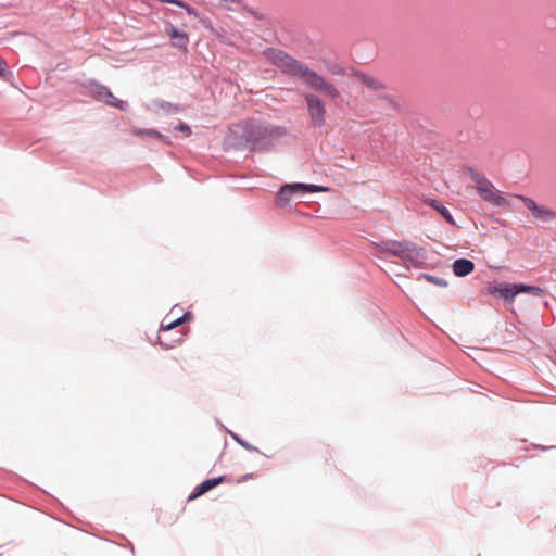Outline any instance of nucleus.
Listing matches in <instances>:
<instances>
[{"label":"nucleus","instance_id":"nucleus-1","mask_svg":"<svg viewBox=\"0 0 556 556\" xmlns=\"http://www.w3.org/2000/svg\"><path fill=\"white\" fill-rule=\"evenodd\" d=\"M264 55L271 64L279 67L282 73L301 79L313 90L319 91L332 100L340 97V91L333 84L283 51L270 48L264 51Z\"/></svg>","mask_w":556,"mask_h":556},{"label":"nucleus","instance_id":"nucleus-2","mask_svg":"<svg viewBox=\"0 0 556 556\" xmlns=\"http://www.w3.org/2000/svg\"><path fill=\"white\" fill-rule=\"evenodd\" d=\"M242 137L248 143L253 146L261 144L270 139L279 138L285 135V129L275 127L267 123L245 122L242 126Z\"/></svg>","mask_w":556,"mask_h":556},{"label":"nucleus","instance_id":"nucleus-3","mask_svg":"<svg viewBox=\"0 0 556 556\" xmlns=\"http://www.w3.org/2000/svg\"><path fill=\"white\" fill-rule=\"evenodd\" d=\"M470 177L476 182V189L484 201L495 206L509 205V202L494 188L489 179L475 172L470 173Z\"/></svg>","mask_w":556,"mask_h":556},{"label":"nucleus","instance_id":"nucleus-4","mask_svg":"<svg viewBox=\"0 0 556 556\" xmlns=\"http://www.w3.org/2000/svg\"><path fill=\"white\" fill-rule=\"evenodd\" d=\"M190 318V314L186 313L184 316L178 317L176 319L169 320L168 316L165 317L161 324L157 340L161 345H163L165 349H173L176 344H179L182 342L186 332L185 331H178V337L173 339L172 336H169V332L182 325L187 319Z\"/></svg>","mask_w":556,"mask_h":556},{"label":"nucleus","instance_id":"nucleus-5","mask_svg":"<svg viewBox=\"0 0 556 556\" xmlns=\"http://www.w3.org/2000/svg\"><path fill=\"white\" fill-rule=\"evenodd\" d=\"M309 123L314 127H323L326 124L327 110L324 101L315 93H305Z\"/></svg>","mask_w":556,"mask_h":556},{"label":"nucleus","instance_id":"nucleus-6","mask_svg":"<svg viewBox=\"0 0 556 556\" xmlns=\"http://www.w3.org/2000/svg\"><path fill=\"white\" fill-rule=\"evenodd\" d=\"M328 191V188L317 186V185H306V184H291V185H285L277 197V203L279 205H287L292 195L295 193H305V192H326Z\"/></svg>","mask_w":556,"mask_h":556},{"label":"nucleus","instance_id":"nucleus-7","mask_svg":"<svg viewBox=\"0 0 556 556\" xmlns=\"http://www.w3.org/2000/svg\"><path fill=\"white\" fill-rule=\"evenodd\" d=\"M91 94L96 100L102 101L105 104L116 108L121 111H127L128 109L127 102L116 98L105 86L96 85L91 90Z\"/></svg>","mask_w":556,"mask_h":556},{"label":"nucleus","instance_id":"nucleus-8","mask_svg":"<svg viewBox=\"0 0 556 556\" xmlns=\"http://www.w3.org/2000/svg\"><path fill=\"white\" fill-rule=\"evenodd\" d=\"M516 197L520 199L526 207L532 212L535 219L541 222H551L556 218V211L544 205H539L534 200L530 198L523 195Z\"/></svg>","mask_w":556,"mask_h":556},{"label":"nucleus","instance_id":"nucleus-9","mask_svg":"<svg viewBox=\"0 0 556 556\" xmlns=\"http://www.w3.org/2000/svg\"><path fill=\"white\" fill-rule=\"evenodd\" d=\"M167 36L172 39L173 46L182 50H187L189 37L187 33L179 30L176 26L169 24L165 29Z\"/></svg>","mask_w":556,"mask_h":556},{"label":"nucleus","instance_id":"nucleus-10","mask_svg":"<svg viewBox=\"0 0 556 556\" xmlns=\"http://www.w3.org/2000/svg\"><path fill=\"white\" fill-rule=\"evenodd\" d=\"M392 254L400 256L404 260H413L415 256H418L419 253L414 244L404 242V243H393L392 248L389 250Z\"/></svg>","mask_w":556,"mask_h":556},{"label":"nucleus","instance_id":"nucleus-11","mask_svg":"<svg viewBox=\"0 0 556 556\" xmlns=\"http://www.w3.org/2000/svg\"><path fill=\"white\" fill-rule=\"evenodd\" d=\"M226 480L227 479L225 476H220L217 478L203 481L200 485L195 488L194 492L189 495L188 501L195 500L197 497L205 494L206 492H208L210 490H212L213 488L217 486L218 484Z\"/></svg>","mask_w":556,"mask_h":556},{"label":"nucleus","instance_id":"nucleus-12","mask_svg":"<svg viewBox=\"0 0 556 556\" xmlns=\"http://www.w3.org/2000/svg\"><path fill=\"white\" fill-rule=\"evenodd\" d=\"M490 292L497 293L503 299L513 301L514 298L518 294L517 283H506V285L495 286L490 289Z\"/></svg>","mask_w":556,"mask_h":556},{"label":"nucleus","instance_id":"nucleus-13","mask_svg":"<svg viewBox=\"0 0 556 556\" xmlns=\"http://www.w3.org/2000/svg\"><path fill=\"white\" fill-rule=\"evenodd\" d=\"M475 269V264L467 258H459L453 263V273L458 277H464L471 274Z\"/></svg>","mask_w":556,"mask_h":556},{"label":"nucleus","instance_id":"nucleus-14","mask_svg":"<svg viewBox=\"0 0 556 556\" xmlns=\"http://www.w3.org/2000/svg\"><path fill=\"white\" fill-rule=\"evenodd\" d=\"M355 77L362 84H364L367 88H369L371 90H380V89L383 88V85L378 79H376L375 77L365 75L363 73H356Z\"/></svg>","mask_w":556,"mask_h":556},{"label":"nucleus","instance_id":"nucleus-15","mask_svg":"<svg viewBox=\"0 0 556 556\" xmlns=\"http://www.w3.org/2000/svg\"><path fill=\"white\" fill-rule=\"evenodd\" d=\"M426 203L435 208L450 224H454V219L450 214L448 210L437 200H427Z\"/></svg>","mask_w":556,"mask_h":556},{"label":"nucleus","instance_id":"nucleus-16","mask_svg":"<svg viewBox=\"0 0 556 556\" xmlns=\"http://www.w3.org/2000/svg\"><path fill=\"white\" fill-rule=\"evenodd\" d=\"M517 290H518V293L528 292L535 296H540L543 294V290L541 288L534 287V286L517 285Z\"/></svg>","mask_w":556,"mask_h":556},{"label":"nucleus","instance_id":"nucleus-17","mask_svg":"<svg viewBox=\"0 0 556 556\" xmlns=\"http://www.w3.org/2000/svg\"><path fill=\"white\" fill-rule=\"evenodd\" d=\"M132 134L135 136H149V137H154V138H162V135L160 132H157L156 130H153V129H134L132 130Z\"/></svg>","mask_w":556,"mask_h":556},{"label":"nucleus","instance_id":"nucleus-18","mask_svg":"<svg viewBox=\"0 0 556 556\" xmlns=\"http://www.w3.org/2000/svg\"><path fill=\"white\" fill-rule=\"evenodd\" d=\"M422 277L429 281V282H432V283H435L438 286H446V282L441 279V278H437L434 276H431V275H422Z\"/></svg>","mask_w":556,"mask_h":556},{"label":"nucleus","instance_id":"nucleus-19","mask_svg":"<svg viewBox=\"0 0 556 556\" xmlns=\"http://www.w3.org/2000/svg\"><path fill=\"white\" fill-rule=\"evenodd\" d=\"M176 130L182 131L187 137L190 136L191 129L188 125L180 123L175 127Z\"/></svg>","mask_w":556,"mask_h":556},{"label":"nucleus","instance_id":"nucleus-20","mask_svg":"<svg viewBox=\"0 0 556 556\" xmlns=\"http://www.w3.org/2000/svg\"><path fill=\"white\" fill-rule=\"evenodd\" d=\"M254 478H255L254 473H247V475H243V476L237 478L236 482L237 483H243V482H245L248 480H252Z\"/></svg>","mask_w":556,"mask_h":556},{"label":"nucleus","instance_id":"nucleus-21","mask_svg":"<svg viewBox=\"0 0 556 556\" xmlns=\"http://www.w3.org/2000/svg\"><path fill=\"white\" fill-rule=\"evenodd\" d=\"M180 8L185 9L188 14L195 15V10L191 8L190 5L182 2V5H179Z\"/></svg>","mask_w":556,"mask_h":556},{"label":"nucleus","instance_id":"nucleus-22","mask_svg":"<svg viewBox=\"0 0 556 556\" xmlns=\"http://www.w3.org/2000/svg\"><path fill=\"white\" fill-rule=\"evenodd\" d=\"M160 2H163V3H170V4H175V5H182V1L180 0H159Z\"/></svg>","mask_w":556,"mask_h":556},{"label":"nucleus","instance_id":"nucleus-23","mask_svg":"<svg viewBox=\"0 0 556 556\" xmlns=\"http://www.w3.org/2000/svg\"><path fill=\"white\" fill-rule=\"evenodd\" d=\"M331 73L333 75H343L344 71L341 67H339V66H334V67L331 68Z\"/></svg>","mask_w":556,"mask_h":556},{"label":"nucleus","instance_id":"nucleus-24","mask_svg":"<svg viewBox=\"0 0 556 556\" xmlns=\"http://www.w3.org/2000/svg\"><path fill=\"white\" fill-rule=\"evenodd\" d=\"M5 72V62L0 58V75Z\"/></svg>","mask_w":556,"mask_h":556},{"label":"nucleus","instance_id":"nucleus-25","mask_svg":"<svg viewBox=\"0 0 556 556\" xmlns=\"http://www.w3.org/2000/svg\"><path fill=\"white\" fill-rule=\"evenodd\" d=\"M242 446H244L247 450L249 451H253L255 450V447H252L251 445H249L248 443H243V442H240Z\"/></svg>","mask_w":556,"mask_h":556}]
</instances>
